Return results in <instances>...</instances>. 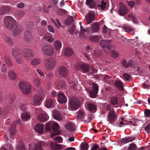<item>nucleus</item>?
Listing matches in <instances>:
<instances>
[{"instance_id": "nucleus-1", "label": "nucleus", "mask_w": 150, "mask_h": 150, "mask_svg": "<svg viewBox=\"0 0 150 150\" xmlns=\"http://www.w3.org/2000/svg\"><path fill=\"white\" fill-rule=\"evenodd\" d=\"M12 54L16 61L20 64L22 62V57L28 61L31 60L33 58L32 50L29 49L23 50L15 47L12 50Z\"/></svg>"}, {"instance_id": "nucleus-2", "label": "nucleus", "mask_w": 150, "mask_h": 150, "mask_svg": "<svg viewBox=\"0 0 150 150\" xmlns=\"http://www.w3.org/2000/svg\"><path fill=\"white\" fill-rule=\"evenodd\" d=\"M4 22L6 28L10 30L14 29L17 26V22L11 16H6L4 18Z\"/></svg>"}, {"instance_id": "nucleus-3", "label": "nucleus", "mask_w": 150, "mask_h": 150, "mask_svg": "<svg viewBox=\"0 0 150 150\" xmlns=\"http://www.w3.org/2000/svg\"><path fill=\"white\" fill-rule=\"evenodd\" d=\"M55 60L53 58H50L46 60L45 66L47 70H51L55 67L56 64Z\"/></svg>"}, {"instance_id": "nucleus-4", "label": "nucleus", "mask_w": 150, "mask_h": 150, "mask_svg": "<svg viewBox=\"0 0 150 150\" xmlns=\"http://www.w3.org/2000/svg\"><path fill=\"white\" fill-rule=\"evenodd\" d=\"M42 50L44 54L50 56L53 54L54 51L53 48L49 45H43L42 47Z\"/></svg>"}, {"instance_id": "nucleus-5", "label": "nucleus", "mask_w": 150, "mask_h": 150, "mask_svg": "<svg viewBox=\"0 0 150 150\" xmlns=\"http://www.w3.org/2000/svg\"><path fill=\"white\" fill-rule=\"evenodd\" d=\"M80 103L79 100L77 98L73 97L70 100L69 105L72 109L76 110L79 107Z\"/></svg>"}, {"instance_id": "nucleus-6", "label": "nucleus", "mask_w": 150, "mask_h": 150, "mask_svg": "<svg viewBox=\"0 0 150 150\" xmlns=\"http://www.w3.org/2000/svg\"><path fill=\"white\" fill-rule=\"evenodd\" d=\"M128 11V10L126 6L122 3L120 2L119 5V9L118 11L119 14L121 16H123Z\"/></svg>"}, {"instance_id": "nucleus-7", "label": "nucleus", "mask_w": 150, "mask_h": 150, "mask_svg": "<svg viewBox=\"0 0 150 150\" xmlns=\"http://www.w3.org/2000/svg\"><path fill=\"white\" fill-rule=\"evenodd\" d=\"M85 32L88 34H91L93 32L91 28H88L84 29L83 26L81 25L80 31L79 34V37L82 38H84L85 37Z\"/></svg>"}, {"instance_id": "nucleus-8", "label": "nucleus", "mask_w": 150, "mask_h": 150, "mask_svg": "<svg viewBox=\"0 0 150 150\" xmlns=\"http://www.w3.org/2000/svg\"><path fill=\"white\" fill-rule=\"evenodd\" d=\"M95 15L93 12L90 11L86 17L85 20V23L88 24H89L94 20V19Z\"/></svg>"}, {"instance_id": "nucleus-9", "label": "nucleus", "mask_w": 150, "mask_h": 150, "mask_svg": "<svg viewBox=\"0 0 150 150\" xmlns=\"http://www.w3.org/2000/svg\"><path fill=\"white\" fill-rule=\"evenodd\" d=\"M59 74L62 77L67 76L68 74V70L67 68L64 66L60 67L58 69Z\"/></svg>"}, {"instance_id": "nucleus-10", "label": "nucleus", "mask_w": 150, "mask_h": 150, "mask_svg": "<svg viewBox=\"0 0 150 150\" xmlns=\"http://www.w3.org/2000/svg\"><path fill=\"white\" fill-rule=\"evenodd\" d=\"M33 39V36L31 32L29 30L25 31L24 34V39L27 42H29L32 41Z\"/></svg>"}, {"instance_id": "nucleus-11", "label": "nucleus", "mask_w": 150, "mask_h": 150, "mask_svg": "<svg viewBox=\"0 0 150 150\" xmlns=\"http://www.w3.org/2000/svg\"><path fill=\"white\" fill-rule=\"evenodd\" d=\"M11 8L10 6L5 5L0 8V14L4 15L9 13Z\"/></svg>"}, {"instance_id": "nucleus-12", "label": "nucleus", "mask_w": 150, "mask_h": 150, "mask_svg": "<svg viewBox=\"0 0 150 150\" xmlns=\"http://www.w3.org/2000/svg\"><path fill=\"white\" fill-rule=\"evenodd\" d=\"M122 66L126 69L132 67L134 65V62L131 60L127 62L126 60L123 59L122 62Z\"/></svg>"}, {"instance_id": "nucleus-13", "label": "nucleus", "mask_w": 150, "mask_h": 150, "mask_svg": "<svg viewBox=\"0 0 150 150\" xmlns=\"http://www.w3.org/2000/svg\"><path fill=\"white\" fill-rule=\"evenodd\" d=\"M110 40H101L100 42V45L102 47L106 48L109 50L110 48Z\"/></svg>"}, {"instance_id": "nucleus-14", "label": "nucleus", "mask_w": 150, "mask_h": 150, "mask_svg": "<svg viewBox=\"0 0 150 150\" xmlns=\"http://www.w3.org/2000/svg\"><path fill=\"white\" fill-rule=\"evenodd\" d=\"M123 29L125 32L128 33L133 35L134 34V29L128 25H125L123 26Z\"/></svg>"}, {"instance_id": "nucleus-15", "label": "nucleus", "mask_w": 150, "mask_h": 150, "mask_svg": "<svg viewBox=\"0 0 150 150\" xmlns=\"http://www.w3.org/2000/svg\"><path fill=\"white\" fill-rule=\"evenodd\" d=\"M23 28L21 26L18 25L16 26L14 29L12 30H11L13 31L12 34L13 36H16L22 32Z\"/></svg>"}, {"instance_id": "nucleus-16", "label": "nucleus", "mask_w": 150, "mask_h": 150, "mask_svg": "<svg viewBox=\"0 0 150 150\" xmlns=\"http://www.w3.org/2000/svg\"><path fill=\"white\" fill-rule=\"evenodd\" d=\"M18 123V121H16L11 124V127L9 129V134L10 135L13 136L16 132V126Z\"/></svg>"}, {"instance_id": "nucleus-17", "label": "nucleus", "mask_w": 150, "mask_h": 150, "mask_svg": "<svg viewBox=\"0 0 150 150\" xmlns=\"http://www.w3.org/2000/svg\"><path fill=\"white\" fill-rule=\"evenodd\" d=\"M52 113L53 117L55 119L59 121H60L62 120V116L58 111L54 110Z\"/></svg>"}, {"instance_id": "nucleus-18", "label": "nucleus", "mask_w": 150, "mask_h": 150, "mask_svg": "<svg viewBox=\"0 0 150 150\" xmlns=\"http://www.w3.org/2000/svg\"><path fill=\"white\" fill-rule=\"evenodd\" d=\"M65 127L67 129L70 131H73L76 129V127L74 125L70 122H68L66 124Z\"/></svg>"}, {"instance_id": "nucleus-19", "label": "nucleus", "mask_w": 150, "mask_h": 150, "mask_svg": "<svg viewBox=\"0 0 150 150\" xmlns=\"http://www.w3.org/2000/svg\"><path fill=\"white\" fill-rule=\"evenodd\" d=\"M44 142H40L34 145L35 148L33 150L30 148L29 150H42V146H44Z\"/></svg>"}, {"instance_id": "nucleus-20", "label": "nucleus", "mask_w": 150, "mask_h": 150, "mask_svg": "<svg viewBox=\"0 0 150 150\" xmlns=\"http://www.w3.org/2000/svg\"><path fill=\"white\" fill-rule=\"evenodd\" d=\"M43 125L40 124H37L34 127V129L39 134H41L43 132Z\"/></svg>"}, {"instance_id": "nucleus-21", "label": "nucleus", "mask_w": 150, "mask_h": 150, "mask_svg": "<svg viewBox=\"0 0 150 150\" xmlns=\"http://www.w3.org/2000/svg\"><path fill=\"white\" fill-rule=\"evenodd\" d=\"M34 103L36 104L39 103L42 99V97L41 94H35L33 96Z\"/></svg>"}, {"instance_id": "nucleus-22", "label": "nucleus", "mask_w": 150, "mask_h": 150, "mask_svg": "<svg viewBox=\"0 0 150 150\" xmlns=\"http://www.w3.org/2000/svg\"><path fill=\"white\" fill-rule=\"evenodd\" d=\"M93 88L92 91H89V94H97L98 90V87L96 83H92Z\"/></svg>"}, {"instance_id": "nucleus-23", "label": "nucleus", "mask_w": 150, "mask_h": 150, "mask_svg": "<svg viewBox=\"0 0 150 150\" xmlns=\"http://www.w3.org/2000/svg\"><path fill=\"white\" fill-rule=\"evenodd\" d=\"M50 147L51 149L55 150L61 149L62 148V146L59 144L52 142L50 143Z\"/></svg>"}, {"instance_id": "nucleus-24", "label": "nucleus", "mask_w": 150, "mask_h": 150, "mask_svg": "<svg viewBox=\"0 0 150 150\" xmlns=\"http://www.w3.org/2000/svg\"><path fill=\"white\" fill-rule=\"evenodd\" d=\"M58 101L60 103H66L67 101L66 97L64 94H58Z\"/></svg>"}, {"instance_id": "nucleus-25", "label": "nucleus", "mask_w": 150, "mask_h": 150, "mask_svg": "<svg viewBox=\"0 0 150 150\" xmlns=\"http://www.w3.org/2000/svg\"><path fill=\"white\" fill-rule=\"evenodd\" d=\"M54 46L56 50L59 51L62 47V42L59 40H56L54 43Z\"/></svg>"}, {"instance_id": "nucleus-26", "label": "nucleus", "mask_w": 150, "mask_h": 150, "mask_svg": "<svg viewBox=\"0 0 150 150\" xmlns=\"http://www.w3.org/2000/svg\"><path fill=\"white\" fill-rule=\"evenodd\" d=\"M116 118L114 111H110L108 113V119L110 121H113Z\"/></svg>"}, {"instance_id": "nucleus-27", "label": "nucleus", "mask_w": 150, "mask_h": 150, "mask_svg": "<svg viewBox=\"0 0 150 150\" xmlns=\"http://www.w3.org/2000/svg\"><path fill=\"white\" fill-rule=\"evenodd\" d=\"M102 39L101 36L100 35H96L90 37L89 40L94 42H97Z\"/></svg>"}, {"instance_id": "nucleus-28", "label": "nucleus", "mask_w": 150, "mask_h": 150, "mask_svg": "<svg viewBox=\"0 0 150 150\" xmlns=\"http://www.w3.org/2000/svg\"><path fill=\"white\" fill-rule=\"evenodd\" d=\"M57 87L59 89L64 88L66 87V83L65 81L62 80L59 81L57 84Z\"/></svg>"}, {"instance_id": "nucleus-29", "label": "nucleus", "mask_w": 150, "mask_h": 150, "mask_svg": "<svg viewBox=\"0 0 150 150\" xmlns=\"http://www.w3.org/2000/svg\"><path fill=\"white\" fill-rule=\"evenodd\" d=\"M42 38L50 42H53L54 41V39L50 34L45 35Z\"/></svg>"}, {"instance_id": "nucleus-30", "label": "nucleus", "mask_w": 150, "mask_h": 150, "mask_svg": "<svg viewBox=\"0 0 150 150\" xmlns=\"http://www.w3.org/2000/svg\"><path fill=\"white\" fill-rule=\"evenodd\" d=\"M29 83L23 81H20L18 83V86L22 92L25 87Z\"/></svg>"}, {"instance_id": "nucleus-31", "label": "nucleus", "mask_w": 150, "mask_h": 150, "mask_svg": "<svg viewBox=\"0 0 150 150\" xmlns=\"http://www.w3.org/2000/svg\"><path fill=\"white\" fill-rule=\"evenodd\" d=\"M73 51L72 49L69 47H67L64 49L65 55L67 56H70L72 55Z\"/></svg>"}, {"instance_id": "nucleus-32", "label": "nucleus", "mask_w": 150, "mask_h": 150, "mask_svg": "<svg viewBox=\"0 0 150 150\" xmlns=\"http://www.w3.org/2000/svg\"><path fill=\"white\" fill-rule=\"evenodd\" d=\"M32 91L31 86L28 84L24 88L22 92L24 94H29Z\"/></svg>"}, {"instance_id": "nucleus-33", "label": "nucleus", "mask_w": 150, "mask_h": 150, "mask_svg": "<svg viewBox=\"0 0 150 150\" xmlns=\"http://www.w3.org/2000/svg\"><path fill=\"white\" fill-rule=\"evenodd\" d=\"M98 7L99 9H101L102 10H106L107 9L106 3L104 1H101V4L98 5Z\"/></svg>"}, {"instance_id": "nucleus-34", "label": "nucleus", "mask_w": 150, "mask_h": 150, "mask_svg": "<svg viewBox=\"0 0 150 150\" xmlns=\"http://www.w3.org/2000/svg\"><path fill=\"white\" fill-rule=\"evenodd\" d=\"M3 38L4 41L9 45H11L13 44L12 40L9 37L6 35L4 34L3 35Z\"/></svg>"}, {"instance_id": "nucleus-35", "label": "nucleus", "mask_w": 150, "mask_h": 150, "mask_svg": "<svg viewBox=\"0 0 150 150\" xmlns=\"http://www.w3.org/2000/svg\"><path fill=\"white\" fill-rule=\"evenodd\" d=\"M115 84L116 87L119 89V90L123 91V94L125 93L124 91V87L122 86V83L120 81H116L115 82Z\"/></svg>"}, {"instance_id": "nucleus-36", "label": "nucleus", "mask_w": 150, "mask_h": 150, "mask_svg": "<svg viewBox=\"0 0 150 150\" xmlns=\"http://www.w3.org/2000/svg\"><path fill=\"white\" fill-rule=\"evenodd\" d=\"M89 66L88 64L83 63L81 64V70L84 72H88L89 71Z\"/></svg>"}, {"instance_id": "nucleus-37", "label": "nucleus", "mask_w": 150, "mask_h": 150, "mask_svg": "<svg viewBox=\"0 0 150 150\" xmlns=\"http://www.w3.org/2000/svg\"><path fill=\"white\" fill-rule=\"evenodd\" d=\"M4 59V62L9 67H12L13 64L12 63L8 57L7 56H5Z\"/></svg>"}, {"instance_id": "nucleus-38", "label": "nucleus", "mask_w": 150, "mask_h": 150, "mask_svg": "<svg viewBox=\"0 0 150 150\" xmlns=\"http://www.w3.org/2000/svg\"><path fill=\"white\" fill-rule=\"evenodd\" d=\"M24 14L25 13L23 11L18 10L16 11L15 15L18 18H21L24 16Z\"/></svg>"}, {"instance_id": "nucleus-39", "label": "nucleus", "mask_w": 150, "mask_h": 150, "mask_svg": "<svg viewBox=\"0 0 150 150\" xmlns=\"http://www.w3.org/2000/svg\"><path fill=\"white\" fill-rule=\"evenodd\" d=\"M86 4L91 8H93L95 5V3L93 0H86Z\"/></svg>"}, {"instance_id": "nucleus-40", "label": "nucleus", "mask_w": 150, "mask_h": 150, "mask_svg": "<svg viewBox=\"0 0 150 150\" xmlns=\"http://www.w3.org/2000/svg\"><path fill=\"white\" fill-rule=\"evenodd\" d=\"M52 130V124L50 122H48L46 124L45 129V132L51 131Z\"/></svg>"}, {"instance_id": "nucleus-41", "label": "nucleus", "mask_w": 150, "mask_h": 150, "mask_svg": "<svg viewBox=\"0 0 150 150\" xmlns=\"http://www.w3.org/2000/svg\"><path fill=\"white\" fill-rule=\"evenodd\" d=\"M8 75L10 79L12 80L15 79L16 77V74L13 71H10L8 73Z\"/></svg>"}, {"instance_id": "nucleus-42", "label": "nucleus", "mask_w": 150, "mask_h": 150, "mask_svg": "<svg viewBox=\"0 0 150 150\" xmlns=\"http://www.w3.org/2000/svg\"><path fill=\"white\" fill-rule=\"evenodd\" d=\"M38 119L40 121L42 122L46 121L47 120V117L46 115L43 114H40L38 116Z\"/></svg>"}, {"instance_id": "nucleus-43", "label": "nucleus", "mask_w": 150, "mask_h": 150, "mask_svg": "<svg viewBox=\"0 0 150 150\" xmlns=\"http://www.w3.org/2000/svg\"><path fill=\"white\" fill-rule=\"evenodd\" d=\"M41 62L40 59L39 58H36L34 59L31 62V64L33 65H38Z\"/></svg>"}, {"instance_id": "nucleus-44", "label": "nucleus", "mask_w": 150, "mask_h": 150, "mask_svg": "<svg viewBox=\"0 0 150 150\" xmlns=\"http://www.w3.org/2000/svg\"><path fill=\"white\" fill-rule=\"evenodd\" d=\"M21 117L22 120L24 121L25 120H28L30 116L28 113L24 112L22 113Z\"/></svg>"}, {"instance_id": "nucleus-45", "label": "nucleus", "mask_w": 150, "mask_h": 150, "mask_svg": "<svg viewBox=\"0 0 150 150\" xmlns=\"http://www.w3.org/2000/svg\"><path fill=\"white\" fill-rule=\"evenodd\" d=\"M92 28H91L93 33V32H97L98 30V25L97 23L93 24L92 25Z\"/></svg>"}, {"instance_id": "nucleus-46", "label": "nucleus", "mask_w": 150, "mask_h": 150, "mask_svg": "<svg viewBox=\"0 0 150 150\" xmlns=\"http://www.w3.org/2000/svg\"><path fill=\"white\" fill-rule=\"evenodd\" d=\"M73 19L72 17L69 16L66 19L65 22V23L67 25H69L72 23Z\"/></svg>"}, {"instance_id": "nucleus-47", "label": "nucleus", "mask_w": 150, "mask_h": 150, "mask_svg": "<svg viewBox=\"0 0 150 150\" xmlns=\"http://www.w3.org/2000/svg\"><path fill=\"white\" fill-rule=\"evenodd\" d=\"M134 139V137L133 138L130 137L128 139H127L126 138H125L122 139L121 142L123 144H126L130 141L132 142Z\"/></svg>"}, {"instance_id": "nucleus-48", "label": "nucleus", "mask_w": 150, "mask_h": 150, "mask_svg": "<svg viewBox=\"0 0 150 150\" xmlns=\"http://www.w3.org/2000/svg\"><path fill=\"white\" fill-rule=\"evenodd\" d=\"M88 147L87 143L85 142H82L81 145V148L82 150H87Z\"/></svg>"}, {"instance_id": "nucleus-49", "label": "nucleus", "mask_w": 150, "mask_h": 150, "mask_svg": "<svg viewBox=\"0 0 150 150\" xmlns=\"http://www.w3.org/2000/svg\"><path fill=\"white\" fill-rule=\"evenodd\" d=\"M53 74L51 72H49L46 75L45 79V81H50L53 77Z\"/></svg>"}, {"instance_id": "nucleus-50", "label": "nucleus", "mask_w": 150, "mask_h": 150, "mask_svg": "<svg viewBox=\"0 0 150 150\" xmlns=\"http://www.w3.org/2000/svg\"><path fill=\"white\" fill-rule=\"evenodd\" d=\"M111 103L113 105H115L117 103V97H112L110 98Z\"/></svg>"}, {"instance_id": "nucleus-51", "label": "nucleus", "mask_w": 150, "mask_h": 150, "mask_svg": "<svg viewBox=\"0 0 150 150\" xmlns=\"http://www.w3.org/2000/svg\"><path fill=\"white\" fill-rule=\"evenodd\" d=\"M87 106L88 109L91 112H92L96 109L95 106L92 104H88Z\"/></svg>"}, {"instance_id": "nucleus-52", "label": "nucleus", "mask_w": 150, "mask_h": 150, "mask_svg": "<svg viewBox=\"0 0 150 150\" xmlns=\"http://www.w3.org/2000/svg\"><path fill=\"white\" fill-rule=\"evenodd\" d=\"M33 83L35 85L38 86L40 84V79L38 78H34L33 79Z\"/></svg>"}, {"instance_id": "nucleus-53", "label": "nucleus", "mask_w": 150, "mask_h": 150, "mask_svg": "<svg viewBox=\"0 0 150 150\" xmlns=\"http://www.w3.org/2000/svg\"><path fill=\"white\" fill-rule=\"evenodd\" d=\"M122 76L124 79L126 81H130L131 80V77L129 74L127 73H123Z\"/></svg>"}, {"instance_id": "nucleus-54", "label": "nucleus", "mask_w": 150, "mask_h": 150, "mask_svg": "<svg viewBox=\"0 0 150 150\" xmlns=\"http://www.w3.org/2000/svg\"><path fill=\"white\" fill-rule=\"evenodd\" d=\"M4 146H5L4 147H2L1 149L6 150H13L12 146L11 145L6 144V145H4Z\"/></svg>"}, {"instance_id": "nucleus-55", "label": "nucleus", "mask_w": 150, "mask_h": 150, "mask_svg": "<svg viewBox=\"0 0 150 150\" xmlns=\"http://www.w3.org/2000/svg\"><path fill=\"white\" fill-rule=\"evenodd\" d=\"M53 101L51 99H49L47 100L46 104V106L48 108H50L52 105Z\"/></svg>"}, {"instance_id": "nucleus-56", "label": "nucleus", "mask_w": 150, "mask_h": 150, "mask_svg": "<svg viewBox=\"0 0 150 150\" xmlns=\"http://www.w3.org/2000/svg\"><path fill=\"white\" fill-rule=\"evenodd\" d=\"M1 70L3 73L4 74L6 73L7 69L6 65L5 64H3L1 65Z\"/></svg>"}, {"instance_id": "nucleus-57", "label": "nucleus", "mask_w": 150, "mask_h": 150, "mask_svg": "<svg viewBox=\"0 0 150 150\" xmlns=\"http://www.w3.org/2000/svg\"><path fill=\"white\" fill-rule=\"evenodd\" d=\"M53 130L54 131L51 134V137H53L55 135H58L60 133V132L58 129H57V130Z\"/></svg>"}, {"instance_id": "nucleus-58", "label": "nucleus", "mask_w": 150, "mask_h": 150, "mask_svg": "<svg viewBox=\"0 0 150 150\" xmlns=\"http://www.w3.org/2000/svg\"><path fill=\"white\" fill-rule=\"evenodd\" d=\"M136 148V146L134 144L132 143L130 144L128 148V150H135Z\"/></svg>"}, {"instance_id": "nucleus-59", "label": "nucleus", "mask_w": 150, "mask_h": 150, "mask_svg": "<svg viewBox=\"0 0 150 150\" xmlns=\"http://www.w3.org/2000/svg\"><path fill=\"white\" fill-rule=\"evenodd\" d=\"M75 30V27L74 25H73L71 28L68 30L69 33L70 34H72L74 32Z\"/></svg>"}, {"instance_id": "nucleus-60", "label": "nucleus", "mask_w": 150, "mask_h": 150, "mask_svg": "<svg viewBox=\"0 0 150 150\" xmlns=\"http://www.w3.org/2000/svg\"><path fill=\"white\" fill-rule=\"evenodd\" d=\"M25 6V4L23 2H20L17 4V7L20 8H23Z\"/></svg>"}, {"instance_id": "nucleus-61", "label": "nucleus", "mask_w": 150, "mask_h": 150, "mask_svg": "<svg viewBox=\"0 0 150 150\" xmlns=\"http://www.w3.org/2000/svg\"><path fill=\"white\" fill-rule=\"evenodd\" d=\"M36 71L38 73L41 77L42 78V79L45 78V76L41 70L39 69H37Z\"/></svg>"}, {"instance_id": "nucleus-62", "label": "nucleus", "mask_w": 150, "mask_h": 150, "mask_svg": "<svg viewBox=\"0 0 150 150\" xmlns=\"http://www.w3.org/2000/svg\"><path fill=\"white\" fill-rule=\"evenodd\" d=\"M34 26V24L33 22H29L27 23V27L29 28H33Z\"/></svg>"}, {"instance_id": "nucleus-63", "label": "nucleus", "mask_w": 150, "mask_h": 150, "mask_svg": "<svg viewBox=\"0 0 150 150\" xmlns=\"http://www.w3.org/2000/svg\"><path fill=\"white\" fill-rule=\"evenodd\" d=\"M52 128L53 130H57L59 128V125L56 123L52 124Z\"/></svg>"}, {"instance_id": "nucleus-64", "label": "nucleus", "mask_w": 150, "mask_h": 150, "mask_svg": "<svg viewBox=\"0 0 150 150\" xmlns=\"http://www.w3.org/2000/svg\"><path fill=\"white\" fill-rule=\"evenodd\" d=\"M16 150H24L25 147L23 144H20L16 147Z\"/></svg>"}]
</instances>
